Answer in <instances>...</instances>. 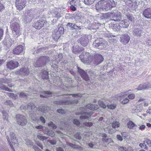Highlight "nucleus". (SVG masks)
<instances>
[{
	"instance_id": "obj_48",
	"label": "nucleus",
	"mask_w": 151,
	"mask_h": 151,
	"mask_svg": "<svg viewBox=\"0 0 151 151\" xmlns=\"http://www.w3.org/2000/svg\"><path fill=\"white\" fill-rule=\"evenodd\" d=\"M98 103L99 106L103 108H105L106 107V105L102 101H99Z\"/></svg>"
},
{
	"instance_id": "obj_3",
	"label": "nucleus",
	"mask_w": 151,
	"mask_h": 151,
	"mask_svg": "<svg viewBox=\"0 0 151 151\" xmlns=\"http://www.w3.org/2000/svg\"><path fill=\"white\" fill-rule=\"evenodd\" d=\"M19 23V20L17 18H14L10 22V27L12 30L13 35L17 37L21 33Z\"/></svg>"
},
{
	"instance_id": "obj_7",
	"label": "nucleus",
	"mask_w": 151,
	"mask_h": 151,
	"mask_svg": "<svg viewBox=\"0 0 151 151\" xmlns=\"http://www.w3.org/2000/svg\"><path fill=\"white\" fill-rule=\"evenodd\" d=\"M49 58L46 56H41L39 59L35 61L34 65L35 67H42L45 65L49 61Z\"/></svg>"
},
{
	"instance_id": "obj_51",
	"label": "nucleus",
	"mask_w": 151,
	"mask_h": 151,
	"mask_svg": "<svg viewBox=\"0 0 151 151\" xmlns=\"http://www.w3.org/2000/svg\"><path fill=\"white\" fill-rule=\"evenodd\" d=\"M48 126L51 127L53 129H55L57 127L52 122H50L48 123Z\"/></svg>"
},
{
	"instance_id": "obj_35",
	"label": "nucleus",
	"mask_w": 151,
	"mask_h": 151,
	"mask_svg": "<svg viewBox=\"0 0 151 151\" xmlns=\"http://www.w3.org/2000/svg\"><path fill=\"white\" fill-rule=\"evenodd\" d=\"M65 96L64 97V98H70V96H72L73 97H76L77 98H80L81 97L82 95L80 94H74L70 95H67Z\"/></svg>"
},
{
	"instance_id": "obj_8",
	"label": "nucleus",
	"mask_w": 151,
	"mask_h": 151,
	"mask_svg": "<svg viewBox=\"0 0 151 151\" xmlns=\"http://www.w3.org/2000/svg\"><path fill=\"white\" fill-rule=\"evenodd\" d=\"M33 18V13L29 10H27L25 12L23 20L25 23H27L31 22Z\"/></svg>"
},
{
	"instance_id": "obj_24",
	"label": "nucleus",
	"mask_w": 151,
	"mask_h": 151,
	"mask_svg": "<svg viewBox=\"0 0 151 151\" xmlns=\"http://www.w3.org/2000/svg\"><path fill=\"white\" fill-rule=\"evenodd\" d=\"M67 25L72 30L75 29L76 30H78L81 29V26H78L75 24L68 23Z\"/></svg>"
},
{
	"instance_id": "obj_37",
	"label": "nucleus",
	"mask_w": 151,
	"mask_h": 151,
	"mask_svg": "<svg viewBox=\"0 0 151 151\" xmlns=\"http://www.w3.org/2000/svg\"><path fill=\"white\" fill-rule=\"evenodd\" d=\"M112 29L114 31H117L120 29V26L118 24H114L111 26Z\"/></svg>"
},
{
	"instance_id": "obj_59",
	"label": "nucleus",
	"mask_w": 151,
	"mask_h": 151,
	"mask_svg": "<svg viewBox=\"0 0 151 151\" xmlns=\"http://www.w3.org/2000/svg\"><path fill=\"white\" fill-rule=\"evenodd\" d=\"M5 103L6 105H9L11 106L13 105V104L12 101L10 100H7L6 101Z\"/></svg>"
},
{
	"instance_id": "obj_31",
	"label": "nucleus",
	"mask_w": 151,
	"mask_h": 151,
	"mask_svg": "<svg viewBox=\"0 0 151 151\" xmlns=\"http://www.w3.org/2000/svg\"><path fill=\"white\" fill-rule=\"evenodd\" d=\"M127 126L128 128L131 129H135L137 127V125L132 121H129L128 122Z\"/></svg>"
},
{
	"instance_id": "obj_11",
	"label": "nucleus",
	"mask_w": 151,
	"mask_h": 151,
	"mask_svg": "<svg viewBox=\"0 0 151 151\" xmlns=\"http://www.w3.org/2000/svg\"><path fill=\"white\" fill-rule=\"evenodd\" d=\"M18 123L22 126L25 125L27 123L25 117L21 114H17L16 116Z\"/></svg>"
},
{
	"instance_id": "obj_12",
	"label": "nucleus",
	"mask_w": 151,
	"mask_h": 151,
	"mask_svg": "<svg viewBox=\"0 0 151 151\" xmlns=\"http://www.w3.org/2000/svg\"><path fill=\"white\" fill-rule=\"evenodd\" d=\"M78 42L81 43L82 45L86 46L89 42L88 36L86 35H82L78 39Z\"/></svg>"
},
{
	"instance_id": "obj_29",
	"label": "nucleus",
	"mask_w": 151,
	"mask_h": 151,
	"mask_svg": "<svg viewBox=\"0 0 151 151\" xmlns=\"http://www.w3.org/2000/svg\"><path fill=\"white\" fill-rule=\"evenodd\" d=\"M4 44L8 46H11L14 43V40H12L10 38H5L4 40Z\"/></svg>"
},
{
	"instance_id": "obj_25",
	"label": "nucleus",
	"mask_w": 151,
	"mask_h": 151,
	"mask_svg": "<svg viewBox=\"0 0 151 151\" xmlns=\"http://www.w3.org/2000/svg\"><path fill=\"white\" fill-rule=\"evenodd\" d=\"M5 80L4 79H0V88L6 91L12 92V90L2 84L3 83H5Z\"/></svg>"
},
{
	"instance_id": "obj_32",
	"label": "nucleus",
	"mask_w": 151,
	"mask_h": 151,
	"mask_svg": "<svg viewBox=\"0 0 151 151\" xmlns=\"http://www.w3.org/2000/svg\"><path fill=\"white\" fill-rule=\"evenodd\" d=\"M142 31L139 29H136L134 30L133 34L136 37H140L141 35Z\"/></svg>"
},
{
	"instance_id": "obj_5",
	"label": "nucleus",
	"mask_w": 151,
	"mask_h": 151,
	"mask_svg": "<svg viewBox=\"0 0 151 151\" xmlns=\"http://www.w3.org/2000/svg\"><path fill=\"white\" fill-rule=\"evenodd\" d=\"M11 139L8 136H7L6 138L8 142L14 151H15L14 147H17L18 146L17 141L16 139L15 134L13 132H11L10 134Z\"/></svg>"
},
{
	"instance_id": "obj_39",
	"label": "nucleus",
	"mask_w": 151,
	"mask_h": 151,
	"mask_svg": "<svg viewBox=\"0 0 151 151\" xmlns=\"http://www.w3.org/2000/svg\"><path fill=\"white\" fill-rule=\"evenodd\" d=\"M52 13L53 17L57 18H58L61 16L60 14L57 11L53 12Z\"/></svg>"
},
{
	"instance_id": "obj_47",
	"label": "nucleus",
	"mask_w": 151,
	"mask_h": 151,
	"mask_svg": "<svg viewBox=\"0 0 151 151\" xmlns=\"http://www.w3.org/2000/svg\"><path fill=\"white\" fill-rule=\"evenodd\" d=\"M2 113L3 119L7 121L8 119V115L6 111H5L4 110L3 111Z\"/></svg>"
},
{
	"instance_id": "obj_28",
	"label": "nucleus",
	"mask_w": 151,
	"mask_h": 151,
	"mask_svg": "<svg viewBox=\"0 0 151 151\" xmlns=\"http://www.w3.org/2000/svg\"><path fill=\"white\" fill-rule=\"evenodd\" d=\"M86 108L91 110H96L99 108L98 105L93 104H88L86 106Z\"/></svg>"
},
{
	"instance_id": "obj_17",
	"label": "nucleus",
	"mask_w": 151,
	"mask_h": 151,
	"mask_svg": "<svg viewBox=\"0 0 151 151\" xmlns=\"http://www.w3.org/2000/svg\"><path fill=\"white\" fill-rule=\"evenodd\" d=\"M121 42L124 45H126L129 42L130 37L127 34L122 35L120 37Z\"/></svg>"
},
{
	"instance_id": "obj_61",
	"label": "nucleus",
	"mask_w": 151,
	"mask_h": 151,
	"mask_svg": "<svg viewBox=\"0 0 151 151\" xmlns=\"http://www.w3.org/2000/svg\"><path fill=\"white\" fill-rule=\"evenodd\" d=\"M33 148L34 149L35 151H42L37 146L34 145L33 146Z\"/></svg>"
},
{
	"instance_id": "obj_38",
	"label": "nucleus",
	"mask_w": 151,
	"mask_h": 151,
	"mask_svg": "<svg viewBox=\"0 0 151 151\" xmlns=\"http://www.w3.org/2000/svg\"><path fill=\"white\" fill-rule=\"evenodd\" d=\"M111 125L113 128H115L119 127L120 123L117 121H114L112 123Z\"/></svg>"
},
{
	"instance_id": "obj_19",
	"label": "nucleus",
	"mask_w": 151,
	"mask_h": 151,
	"mask_svg": "<svg viewBox=\"0 0 151 151\" xmlns=\"http://www.w3.org/2000/svg\"><path fill=\"white\" fill-rule=\"evenodd\" d=\"M151 88V85L149 83L140 84L138 87L135 89L137 91L148 89Z\"/></svg>"
},
{
	"instance_id": "obj_9",
	"label": "nucleus",
	"mask_w": 151,
	"mask_h": 151,
	"mask_svg": "<svg viewBox=\"0 0 151 151\" xmlns=\"http://www.w3.org/2000/svg\"><path fill=\"white\" fill-rule=\"evenodd\" d=\"M64 29L63 27H60L58 30L55 29L52 33V37L54 39L56 40H58L63 33Z\"/></svg>"
},
{
	"instance_id": "obj_62",
	"label": "nucleus",
	"mask_w": 151,
	"mask_h": 151,
	"mask_svg": "<svg viewBox=\"0 0 151 151\" xmlns=\"http://www.w3.org/2000/svg\"><path fill=\"white\" fill-rule=\"evenodd\" d=\"M74 137L78 139H81V137L80 136V134L78 133H77L74 135Z\"/></svg>"
},
{
	"instance_id": "obj_27",
	"label": "nucleus",
	"mask_w": 151,
	"mask_h": 151,
	"mask_svg": "<svg viewBox=\"0 0 151 151\" xmlns=\"http://www.w3.org/2000/svg\"><path fill=\"white\" fill-rule=\"evenodd\" d=\"M129 21L126 19L122 20L120 22V27L127 28L129 26Z\"/></svg>"
},
{
	"instance_id": "obj_58",
	"label": "nucleus",
	"mask_w": 151,
	"mask_h": 151,
	"mask_svg": "<svg viewBox=\"0 0 151 151\" xmlns=\"http://www.w3.org/2000/svg\"><path fill=\"white\" fill-rule=\"evenodd\" d=\"M135 97V95L134 93L131 94L128 96V98L130 99H133Z\"/></svg>"
},
{
	"instance_id": "obj_21",
	"label": "nucleus",
	"mask_w": 151,
	"mask_h": 151,
	"mask_svg": "<svg viewBox=\"0 0 151 151\" xmlns=\"http://www.w3.org/2000/svg\"><path fill=\"white\" fill-rule=\"evenodd\" d=\"M78 100L75 99L73 101H61L60 103V104H63L65 105H70V104H75L78 103Z\"/></svg>"
},
{
	"instance_id": "obj_52",
	"label": "nucleus",
	"mask_w": 151,
	"mask_h": 151,
	"mask_svg": "<svg viewBox=\"0 0 151 151\" xmlns=\"http://www.w3.org/2000/svg\"><path fill=\"white\" fill-rule=\"evenodd\" d=\"M119 149L120 151H129L128 148L126 147H120Z\"/></svg>"
},
{
	"instance_id": "obj_30",
	"label": "nucleus",
	"mask_w": 151,
	"mask_h": 151,
	"mask_svg": "<svg viewBox=\"0 0 151 151\" xmlns=\"http://www.w3.org/2000/svg\"><path fill=\"white\" fill-rule=\"evenodd\" d=\"M82 50V49L80 48L78 46H74L73 48L72 52L74 53L77 54L78 53Z\"/></svg>"
},
{
	"instance_id": "obj_15",
	"label": "nucleus",
	"mask_w": 151,
	"mask_h": 151,
	"mask_svg": "<svg viewBox=\"0 0 151 151\" xmlns=\"http://www.w3.org/2000/svg\"><path fill=\"white\" fill-rule=\"evenodd\" d=\"M18 65V62L14 60L8 62L6 64L7 68L10 69H13L17 67Z\"/></svg>"
},
{
	"instance_id": "obj_2",
	"label": "nucleus",
	"mask_w": 151,
	"mask_h": 151,
	"mask_svg": "<svg viewBox=\"0 0 151 151\" xmlns=\"http://www.w3.org/2000/svg\"><path fill=\"white\" fill-rule=\"evenodd\" d=\"M115 6V2L113 0H101L96 4L95 6L96 9L99 11L101 9L109 10Z\"/></svg>"
},
{
	"instance_id": "obj_23",
	"label": "nucleus",
	"mask_w": 151,
	"mask_h": 151,
	"mask_svg": "<svg viewBox=\"0 0 151 151\" xmlns=\"http://www.w3.org/2000/svg\"><path fill=\"white\" fill-rule=\"evenodd\" d=\"M143 15L147 18L150 19L151 18V8H149L145 9L143 12Z\"/></svg>"
},
{
	"instance_id": "obj_46",
	"label": "nucleus",
	"mask_w": 151,
	"mask_h": 151,
	"mask_svg": "<svg viewBox=\"0 0 151 151\" xmlns=\"http://www.w3.org/2000/svg\"><path fill=\"white\" fill-rule=\"evenodd\" d=\"M29 117L34 122H36L37 120L36 116L35 114H32V113L30 114Z\"/></svg>"
},
{
	"instance_id": "obj_10",
	"label": "nucleus",
	"mask_w": 151,
	"mask_h": 151,
	"mask_svg": "<svg viewBox=\"0 0 151 151\" xmlns=\"http://www.w3.org/2000/svg\"><path fill=\"white\" fill-rule=\"evenodd\" d=\"M93 113L92 111H90L89 112H81L80 113H76V115H81L80 116V119L81 120H83L90 118L92 115L93 114Z\"/></svg>"
},
{
	"instance_id": "obj_55",
	"label": "nucleus",
	"mask_w": 151,
	"mask_h": 151,
	"mask_svg": "<svg viewBox=\"0 0 151 151\" xmlns=\"http://www.w3.org/2000/svg\"><path fill=\"white\" fill-rule=\"evenodd\" d=\"M27 93H25L24 92H22L19 93V96L20 97L26 98L27 96Z\"/></svg>"
},
{
	"instance_id": "obj_64",
	"label": "nucleus",
	"mask_w": 151,
	"mask_h": 151,
	"mask_svg": "<svg viewBox=\"0 0 151 151\" xmlns=\"http://www.w3.org/2000/svg\"><path fill=\"white\" fill-rule=\"evenodd\" d=\"M146 45L147 46H151V40L150 39H148L147 42L146 43Z\"/></svg>"
},
{
	"instance_id": "obj_4",
	"label": "nucleus",
	"mask_w": 151,
	"mask_h": 151,
	"mask_svg": "<svg viewBox=\"0 0 151 151\" xmlns=\"http://www.w3.org/2000/svg\"><path fill=\"white\" fill-rule=\"evenodd\" d=\"M105 16L108 19L115 21H119L122 19L121 14L118 11L106 14Z\"/></svg>"
},
{
	"instance_id": "obj_41",
	"label": "nucleus",
	"mask_w": 151,
	"mask_h": 151,
	"mask_svg": "<svg viewBox=\"0 0 151 151\" xmlns=\"http://www.w3.org/2000/svg\"><path fill=\"white\" fill-rule=\"evenodd\" d=\"M51 93L50 91H44V95H40V96L41 97L47 98L48 97H49L50 96L49 95H51Z\"/></svg>"
},
{
	"instance_id": "obj_45",
	"label": "nucleus",
	"mask_w": 151,
	"mask_h": 151,
	"mask_svg": "<svg viewBox=\"0 0 151 151\" xmlns=\"http://www.w3.org/2000/svg\"><path fill=\"white\" fill-rule=\"evenodd\" d=\"M126 16L127 18L131 22L134 21V18L133 17L132 15H130L129 14L127 13Z\"/></svg>"
},
{
	"instance_id": "obj_34",
	"label": "nucleus",
	"mask_w": 151,
	"mask_h": 151,
	"mask_svg": "<svg viewBox=\"0 0 151 151\" xmlns=\"http://www.w3.org/2000/svg\"><path fill=\"white\" fill-rule=\"evenodd\" d=\"M42 78L45 79L47 80L48 78V73L47 71L44 70L41 73Z\"/></svg>"
},
{
	"instance_id": "obj_56",
	"label": "nucleus",
	"mask_w": 151,
	"mask_h": 151,
	"mask_svg": "<svg viewBox=\"0 0 151 151\" xmlns=\"http://www.w3.org/2000/svg\"><path fill=\"white\" fill-rule=\"evenodd\" d=\"M47 134L51 137H53L55 135L54 132L52 130H49L47 132Z\"/></svg>"
},
{
	"instance_id": "obj_43",
	"label": "nucleus",
	"mask_w": 151,
	"mask_h": 151,
	"mask_svg": "<svg viewBox=\"0 0 151 151\" xmlns=\"http://www.w3.org/2000/svg\"><path fill=\"white\" fill-rule=\"evenodd\" d=\"M37 137L39 139L42 141H44L47 138V137L44 136L41 134H38L37 135Z\"/></svg>"
},
{
	"instance_id": "obj_18",
	"label": "nucleus",
	"mask_w": 151,
	"mask_h": 151,
	"mask_svg": "<svg viewBox=\"0 0 151 151\" xmlns=\"http://www.w3.org/2000/svg\"><path fill=\"white\" fill-rule=\"evenodd\" d=\"M24 47L21 45H19L16 46L13 50L12 53L15 55H19L23 52L24 50Z\"/></svg>"
},
{
	"instance_id": "obj_60",
	"label": "nucleus",
	"mask_w": 151,
	"mask_h": 151,
	"mask_svg": "<svg viewBox=\"0 0 151 151\" xmlns=\"http://www.w3.org/2000/svg\"><path fill=\"white\" fill-rule=\"evenodd\" d=\"M129 101V99L127 98L124 99L122 101L121 103L122 104H125L127 103Z\"/></svg>"
},
{
	"instance_id": "obj_40",
	"label": "nucleus",
	"mask_w": 151,
	"mask_h": 151,
	"mask_svg": "<svg viewBox=\"0 0 151 151\" xmlns=\"http://www.w3.org/2000/svg\"><path fill=\"white\" fill-rule=\"evenodd\" d=\"M95 0H83L84 3L87 5H90L93 4Z\"/></svg>"
},
{
	"instance_id": "obj_14",
	"label": "nucleus",
	"mask_w": 151,
	"mask_h": 151,
	"mask_svg": "<svg viewBox=\"0 0 151 151\" xmlns=\"http://www.w3.org/2000/svg\"><path fill=\"white\" fill-rule=\"evenodd\" d=\"M47 23V22L41 19L35 22L34 27L36 29H40L44 26Z\"/></svg>"
},
{
	"instance_id": "obj_20",
	"label": "nucleus",
	"mask_w": 151,
	"mask_h": 151,
	"mask_svg": "<svg viewBox=\"0 0 151 151\" xmlns=\"http://www.w3.org/2000/svg\"><path fill=\"white\" fill-rule=\"evenodd\" d=\"M78 72L80 74L83 78L86 81H87L89 78L85 71L81 69L79 67H78Z\"/></svg>"
},
{
	"instance_id": "obj_63",
	"label": "nucleus",
	"mask_w": 151,
	"mask_h": 151,
	"mask_svg": "<svg viewBox=\"0 0 151 151\" xmlns=\"http://www.w3.org/2000/svg\"><path fill=\"white\" fill-rule=\"evenodd\" d=\"M122 136L124 138H127L128 136V134L127 133L125 132H123L121 133Z\"/></svg>"
},
{
	"instance_id": "obj_26",
	"label": "nucleus",
	"mask_w": 151,
	"mask_h": 151,
	"mask_svg": "<svg viewBox=\"0 0 151 151\" xmlns=\"http://www.w3.org/2000/svg\"><path fill=\"white\" fill-rule=\"evenodd\" d=\"M125 1L126 4L130 7H132L134 9H135L136 8V6L135 3L130 0H126Z\"/></svg>"
},
{
	"instance_id": "obj_16",
	"label": "nucleus",
	"mask_w": 151,
	"mask_h": 151,
	"mask_svg": "<svg viewBox=\"0 0 151 151\" xmlns=\"http://www.w3.org/2000/svg\"><path fill=\"white\" fill-rule=\"evenodd\" d=\"M29 73V70L27 67L22 68L16 72V74L21 75L22 76L28 75Z\"/></svg>"
},
{
	"instance_id": "obj_54",
	"label": "nucleus",
	"mask_w": 151,
	"mask_h": 151,
	"mask_svg": "<svg viewBox=\"0 0 151 151\" xmlns=\"http://www.w3.org/2000/svg\"><path fill=\"white\" fill-rule=\"evenodd\" d=\"M145 142L147 145L151 147V140L147 138H145Z\"/></svg>"
},
{
	"instance_id": "obj_6",
	"label": "nucleus",
	"mask_w": 151,
	"mask_h": 151,
	"mask_svg": "<svg viewBox=\"0 0 151 151\" xmlns=\"http://www.w3.org/2000/svg\"><path fill=\"white\" fill-rule=\"evenodd\" d=\"M107 45L106 41L103 40L102 38L97 39L93 43V46L99 49H102L106 47Z\"/></svg>"
},
{
	"instance_id": "obj_13",
	"label": "nucleus",
	"mask_w": 151,
	"mask_h": 151,
	"mask_svg": "<svg viewBox=\"0 0 151 151\" xmlns=\"http://www.w3.org/2000/svg\"><path fill=\"white\" fill-rule=\"evenodd\" d=\"M26 2V0H16V6L19 10H21L25 7Z\"/></svg>"
},
{
	"instance_id": "obj_42",
	"label": "nucleus",
	"mask_w": 151,
	"mask_h": 151,
	"mask_svg": "<svg viewBox=\"0 0 151 151\" xmlns=\"http://www.w3.org/2000/svg\"><path fill=\"white\" fill-rule=\"evenodd\" d=\"M7 94L9 96L13 99H15L18 98L16 94H15L14 93H8Z\"/></svg>"
},
{
	"instance_id": "obj_50",
	"label": "nucleus",
	"mask_w": 151,
	"mask_h": 151,
	"mask_svg": "<svg viewBox=\"0 0 151 151\" xmlns=\"http://www.w3.org/2000/svg\"><path fill=\"white\" fill-rule=\"evenodd\" d=\"M83 125L87 127H90L93 125V123L91 122H84L83 123Z\"/></svg>"
},
{
	"instance_id": "obj_49",
	"label": "nucleus",
	"mask_w": 151,
	"mask_h": 151,
	"mask_svg": "<svg viewBox=\"0 0 151 151\" xmlns=\"http://www.w3.org/2000/svg\"><path fill=\"white\" fill-rule=\"evenodd\" d=\"M107 106L108 109L112 110L114 109L116 107V105L115 104L107 105Z\"/></svg>"
},
{
	"instance_id": "obj_22",
	"label": "nucleus",
	"mask_w": 151,
	"mask_h": 151,
	"mask_svg": "<svg viewBox=\"0 0 151 151\" xmlns=\"http://www.w3.org/2000/svg\"><path fill=\"white\" fill-rule=\"evenodd\" d=\"M20 109L24 110L26 109H34L35 108V106L32 103H29L28 104L27 106L22 105L20 106Z\"/></svg>"
},
{
	"instance_id": "obj_53",
	"label": "nucleus",
	"mask_w": 151,
	"mask_h": 151,
	"mask_svg": "<svg viewBox=\"0 0 151 151\" xmlns=\"http://www.w3.org/2000/svg\"><path fill=\"white\" fill-rule=\"evenodd\" d=\"M69 1H70L69 3L70 5H77L76 2L77 0H70Z\"/></svg>"
},
{
	"instance_id": "obj_57",
	"label": "nucleus",
	"mask_w": 151,
	"mask_h": 151,
	"mask_svg": "<svg viewBox=\"0 0 151 151\" xmlns=\"http://www.w3.org/2000/svg\"><path fill=\"white\" fill-rule=\"evenodd\" d=\"M73 122L74 124L77 126H79L80 124V122L77 119H75L73 120Z\"/></svg>"
},
{
	"instance_id": "obj_44",
	"label": "nucleus",
	"mask_w": 151,
	"mask_h": 151,
	"mask_svg": "<svg viewBox=\"0 0 151 151\" xmlns=\"http://www.w3.org/2000/svg\"><path fill=\"white\" fill-rule=\"evenodd\" d=\"M61 122L63 123L62 124H63V127H67V126H68L69 125V123L72 122V120H67V121L66 122L65 121H61Z\"/></svg>"
},
{
	"instance_id": "obj_36",
	"label": "nucleus",
	"mask_w": 151,
	"mask_h": 151,
	"mask_svg": "<svg viewBox=\"0 0 151 151\" xmlns=\"http://www.w3.org/2000/svg\"><path fill=\"white\" fill-rule=\"evenodd\" d=\"M107 135L106 134H104L103 135V137L105 138H104L102 139V140L103 142H105L107 143H109V142H111L112 140L110 138H107L106 137Z\"/></svg>"
},
{
	"instance_id": "obj_1",
	"label": "nucleus",
	"mask_w": 151,
	"mask_h": 151,
	"mask_svg": "<svg viewBox=\"0 0 151 151\" xmlns=\"http://www.w3.org/2000/svg\"><path fill=\"white\" fill-rule=\"evenodd\" d=\"M79 56V58L82 62L86 60L88 63H93L94 64L97 65L99 64L104 60V58L100 54H95L93 56H90L89 52H86L84 54Z\"/></svg>"
},
{
	"instance_id": "obj_33",
	"label": "nucleus",
	"mask_w": 151,
	"mask_h": 151,
	"mask_svg": "<svg viewBox=\"0 0 151 151\" xmlns=\"http://www.w3.org/2000/svg\"><path fill=\"white\" fill-rule=\"evenodd\" d=\"M67 145L72 147L80 150H83V148L78 145H74L71 143H68Z\"/></svg>"
}]
</instances>
